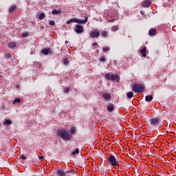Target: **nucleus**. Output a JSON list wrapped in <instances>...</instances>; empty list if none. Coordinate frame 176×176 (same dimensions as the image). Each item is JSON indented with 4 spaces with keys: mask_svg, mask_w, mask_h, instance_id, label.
Instances as JSON below:
<instances>
[{
    "mask_svg": "<svg viewBox=\"0 0 176 176\" xmlns=\"http://www.w3.org/2000/svg\"><path fill=\"white\" fill-rule=\"evenodd\" d=\"M21 159H23V160H27V157L24 156V155H21Z\"/></svg>",
    "mask_w": 176,
    "mask_h": 176,
    "instance_id": "72a5a7b5",
    "label": "nucleus"
},
{
    "mask_svg": "<svg viewBox=\"0 0 176 176\" xmlns=\"http://www.w3.org/2000/svg\"><path fill=\"white\" fill-rule=\"evenodd\" d=\"M150 122L152 126H157V124H159L160 119L159 118H153L150 120Z\"/></svg>",
    "mask_w": 176,
    "mask_h": 176,
    "instance_id": "423d86ee",
    "label": "nucleus"
},
{
    "mask_svg": "<svg viewBox=\"0 0 176 176\" xmlns=\"http://www.w3.org/2000/svg\"><path fill=\"white\" fill-rule=\"evenodd\" d=\"M91 38H98L100 36L99 32L93 31L90 33Z\"/></svg>",
    "mask_w": 176,
    "mask_h": 176,
    "instance_id": "9b49d317",
    "label": "nucleus"
},
{
    "mask_svg": "<svg viewBox=\"0 0 176 176\" xmlns=\"http://www.w3.org/2000/svg\"><path fill=\"white\" fill-rule=\"evenodd\" d=\"M102 36H104V38H107V36H108V32H105V31L102 32Z\"/></svg>",
    "mask_w": 176,
    "mask_h": 176,
    "instance_id": "cd10ccee",
    "label": "nucleus"
},
{
    "mask_svg": "<svg viewBox=\"0 0 176 176\" xmlns=\"http://www.w3.org/2000/svg\"><path fill=\"white\" fill-rule=\"evenodd\" d=\"M145 100L147 102H151L153 100V97L151 95L146 96Z\"/></svg>",
    "mask_w": 176,
    "mask_h": 176,
    "instance_id": "dca6fc26",
    "label": "nucleus"
},
{
    "mask_svg": "<svg viewBox=\"0 0 176 176\" xmlns=\"http://www.w3.org/2000/svg\"><path fill=\"white\" fill-rule=\"evenodd\" d=\"M75 32H76V34H82V32H83L82 26L80 25H77L76 26Z\"/></svg>",
    "mask_w": 176,
    "mask_h": 176,
    "instance_id": "1a4fd4ad",
    "label": "nucleus"
},
{
    "mask_svg": "<svg viewBox=\"0 0 176 176\" xmlns=\"http://www.w3.org/2000/svg\"><path fill=\"white\" fill-rule=\"evenodd\" d=\"M34 51H31L30 54H34Z\"/></svg>",
    "mask_w": 176,
    "mask_h": 176,
    "instance_id": "ea45409f",
    "label": "nucleus"
},
{
    "mask_svg": "<svg viewBox=\"0 0 176 176\" xmlns=\"http://www.w3.org/2000/svg\"><path fill=\"white\" fill-rule=\"evenodd\" d=\"M140 53L142 54V57H146V48L144 47L140 50Z\"/></svg>",
    "mask_w": 176,
    "mask_h": 176,
    "instance_id": "4468645a",
    "label": "nucleus"
},
{
    "mask_svg": "<svg viewBox=\"0 0 176 176\" xmlns=\"http://www.w3.org/2000/svg\"><path fill=\"white\" fill-rule=\"evenodd\" d=\"M113 21H115V19L109 21V23H113Z\"/></svg>",
    "mask_w": 176,
    "mask_h": 176,
    "instance_id": "58836bf2",
    "label": "nucleus"
},
{
    "mask_svg": "<svg viewBox=\"0 0 176 176\" xmlns=\"http://www.w3.org/2000/svg\"><path fill=\"white\" fill-rule=\"evenodd\" d=\"M65 43H68V41H65Z\"/></svg>",
    "mask_w": 176,
    "mask_h": 176,
    "instance_id": "79ce46f5",
    "label": "nucleus"
},
{
    "mask_svg": "<svg viewBox=\"0 0 176 176\" xmlns=\"http://www.w3.org/2000/svg\"><path fill=\"white\" fill-rule=\"evenodd\" d=\"M141 14H144V12H142V11L140 12Z\"/></svg>",
    "mask_w": 176,
    "mask_h": 176,
    "instance_id": "a19ab883",
    "label": "nucleus"
},
{
    "mask_svg": "<svg viewBox=\"0 0 176 176\" xmlns=\"http://www.w3.org/2000/svg\"><path fill=\"white\" fill-rule=\"evenodd\" d=\"M12 122L10 121V120H9V119H8V120H6L5 121H4V122H3V125L4 126H8V125H9V124H12Z\"/></svg>",
    "mask_w": 176,
    "mask_h": 176,
    "instance_id": "412c9836",
    "label": "nucleus"
},
{
    "mask_svg": "<svg viewBox=\"0 0 176 176\" xmlns=\"http://www.w3.org/2000/svg\"><path fill=\"white\" fill-rule=\"evenodd\" d=\"M16 102H21V100L20 98L14 99V100L13 101V104H15Z\"/></svg>",
    "mask_w": 176,
    "mask_h": 176,
    "instance_id": "c756f323",
    "label": "nucleus"
},
{
    "mask_svg": "<svg viewBox=\"0 0 176 176\" xmlns=\"http://www.w3.org/2000/svg\"><path fill=\"white\" fill-rule=\"evenodd\" d=\"M22 36H23V38L28 36V33H23Z\"/></svg>",
    "mask_w": 176,
    "mask_h": 176,
    "instance_id": "c9c22d12",
    "label": "nucleus"
},
{
    "mask_svg": "<svg viewBox=\"0 0 176 176\" xmlns=\"http://www.w3.org/2000/svg\"><path fill=\"white\" fill-rule=\"evenodd\" d=\"M87 16H85L84 20L78 19L76 18H72L67 22V24H71V23H78V24H86L87 23Z\"/></svg>",
    "mask_w": 176,
    "mask_h": 176,
    "instance_id": "7ed1b4c3",
    "label": "nucleus"
},
{
    "mask_svg": "<svg viewBox=\"0 0 176 176\" xmlns=\"http://www.w3.org/2000/svg\"><path fill=\"white\" fill-rule=\"evenodd\" d=\"M106 58H105V56H102L100 58V61L101 62V63H105V61H106Z\"/></svg>",
    "mask_w": 176,
    "mask_h": 176,
    "instance_id": "7c9ffc66",
    "label": "nucleus"
},
{
    "mask_svg": "<svg viewBox=\"0 0 176 176\" xmlns=\"http://www.w3.org/2000/svg\"><path fill=\"white\" fill-rule=\"evenodd\" d=\"M156 34V30L155 29H151L149 30V35H151V36H153V35H155Z\"/></svg>",
    "mask_w": 176,
    "mask_h": 176,
    "instance_id": "6ab92c4d",
    "label": "nucleus"
},
{
    "mask_svg": "<svg viewBox=\"0 0 176 176\" xmlns=\"http://www.w3.org/2000/svg\"><path fill=\"white\" fill-rule=\"evenodd\" d=\"M57 134L63 141H71L72 140V135L68 133L67 129H60L57 131Z\"/></svg>",
    "mask_w": 176,
    "mask_h": 176,
    "instance_id": "f257e3e1",
    "label": "nucleus"
},
{
    "mask_svg": "<svg viewBox=\"0 0 176 176\" xmlns=\"http://www.w3.org/2000/svg\"><path fill=\"white\" fill-rule=\"evenodd\" d=\"M111 31H113V32H116V31H118V26L114 25L111 27Z\"/></svg>",
    "mask_w": 176,
    "mask_h": 176,
    "instance_id": "bb28decb",
    "label": "nucleus"
},
{
    "mask_svg": "<svg viewBox=\"0 0 176 176\" xmlns=\"http://www.w3.org/2000/svg\"><path fill=\"white\" fill-rule=\"evenodd\" d=\"M108 162L112 167H118L119 166V163L118 162V160L113 155H110L108 159Z\"/></svg>",
    "mask_w": 176,
    "mask_h": 176,
    "instance_id": "39448f33",
    "label": "nucleus"
},
{
    "mask_svg": "<svg viewBox=\"0 0 176 176\" xmlns=\"http://www.w3.org/2000/svg\"><path fill=\"white\" fill-rule=\"evenodd\" d=\"M102 98H103L104 100H105L106 101H111V99L112 98V96H111V94H109V93H103V94H102Z\"/></svg>",
    "mask_w": 176,
    "mask_h": 176,
    "instance_id": "0eeeda50",
    "label": "nucleus"
},
{
    "mask_svg": "<svg viewBox=\"0 0 176 176\" xmlns=\"http://www.w3.org/2000/svg\"><path fill=\"white\" fill-rule=\"evenodd\" d=\"M16 9H17V7L16 6H11L9 9L10 13H13V12H14V10H16Z\"/></svg>",
    "mask_w": 176,
    "mask_h": 176,
    "instance_id": "f3484780",
    "label": "nucleus"
},
{
    "mask_svg": "<svg viewBox=\"0 0 176 176\" xmlns=\"http://www.w3.org/2000/svg\"><path fill=\"white\" fill-rule=\"evenodd\" d=\"M50 52V48H47V49H43L41 51V53L43 54H45V56H47V54H49Z\"/></svg>",
    "mask_w": 176,
    "mask_h": 176,
    "instance_id": "2eb2a0df",
    "label": "nucleus"
},
{
    "mask_svg": "<svg viewBox=\"0 0 176 176\" xmlns=\"http://www.w3.org/2000/svg\"><path fill=\"white\" fill-rule=\"evenodd\" d=\"M45 17H46V15L45 14V13L42 12L40 15H39V19L40 20H43V19H45Z\"/></svg>",
    "mask_w": 176,
    "mask_h": 176,
    "instance_id": "b1692460",
    "label": "nucleus"
},
{
    "mask_svg": "<svg viewBox=\"0 0 176 176\" xmlns=\"http://www.w3.org/2000/svg\"><path fill=\"white\" fill-rule=\"evenodd\" d=\"M107 109L109 112H113L115 109V105L112 103H110L107 106Z\"/></svg>",
    "mask_w": 176,
    "mask_h": 176,
    "instance_id": "9d476101",
    "label": "nucleus"
},
{
    "mask_svg": "<svg viewBox=\"0 0 176 176\" xmlns=\"http://www.w3.org/2000/svg\"><path fill=\"white\" fill-rule=\"evenodd\" d=\"M76 130L75 129V127L72 126L71 129H70V133L71 134H75Z\"/></svg>",
    "mask_w": 176,
    "mask_h": 176,
    "instance_id": "a878e982",
    "label": "nucleus"
},
{
    "mask_svg": "<svg viewBox=\"0 0 176 176\" xmlns=\"http://www.w3.org/2000/svg\"><path fill=\"white\" fill-rule=\"evenodd\" d=\"M38 159L40 160H43V156H38Z\"/></svg>",
    "mask_w": 176,
    "mask_h": 176,
    "instance_id": "e433bc0d",
    "label": "nucleus"
},
{
    "mask_svg": "<svg viewBox=\"0 0 176 176\" xmlns=\"http://www.w3.org/2000/svg\"><path fill=\"white\" fill-rule=\"evenodd\" d=\"M68 91H69V88L66 87L64 90V93H68Z\"/></svg>",
    "mask_w": 176,
    "mask_h": 176,
    "instance_id": "f704fd0d",
    "label": "nucleus"
},
{
    "mask_svg": "<svg viewBox=\"0 0 176 176\" xmlns=\"http://www.w3.org/2000/svg\"><path fill=\"white\" fill-rule=\"evenodd\" d=\"M8 47L10 48V49H14V47H16V43L14 42H9L8 43Z\"/></svg>",
    "mask_w": 176,
    "mask_h": 176,
    "instance_id": "ddd939ff",
    "label": "nucleus"
},
{
    "mask_svg": "<svg viewBox=\"0 0 176 176\" xmlns=\"http://www.w3.org/2000/svg\"><path fill=\"white\" fill-rule=\"evenodd\" d=\"M63 64H64L65 65H68V64H69V60H67V58H65V59L63 60Z\"/></svg>",
    "mask_w": 176,
    "mask_h": 176,
    "instance_id": "c85d7f7f",
    "label": "nucleus"
},
{
    "mask_svg": "<svg viewBox=\"0 0 176 176\" xmlns=\"http://www.w3.org/2000/svg\"><path fill=\"white\" fill-rule=\"evenodd\" d=\"M6 58H12V54H7L5 56Z\"/></svg>",
    "mask_w": 176,
    "mask_h": 176,
    "instance_id": "2f4dec72",
    "label": "nucleus"
},
{
    "mask_svg": "<svg viewBox=\"0 0 176 176\" xmlns=\"http://www.w3.org/2000/svg\"><path fill=\"white\" fill-rule=\"evenodd\" d=\"M133 96H134V94L133 93V91H129L126 94L127 98H133Z\"/></svg>",
    "mask_w": 176,
    "mask_h": 176,
    "instance_id": "aec40b11",
    "label": "nucleus"
},
{
    "mask_svg": "<svg viewBox=\"0 0 176 176\" xmlns=\"http://www.w3.org/2000/svg\"><path fill=\"white\" fill-rule=\"evenodd\" d=\"M142 6L143 8H149V6H151V1L149 0L144 1L142 3Z\"/></svg>",
    "mask_w": 176,
    "mask_h": 176,
    "instance_id": "f8f14e48",
    "label": "nucleus"
},
{
    "mask_svg": "<svg viewBox=\"0 0 176 176\" xmlns=\"http://www.w3.org/2000/svg\"><path fill=\"white\" fill-rule=\"evenodd\" d=\"M102 50H103L104 53H107V52H109V50H111V47H103Z\"/></svg>",
    "mask_w": 176,
    "mask_h": 176,
    "instance_id": "4be33fe9",
    "label": "nucleus"
},
{
    "mask_svg": "<svg viewBox=\"0 0 176 176\" xmlns=\"http://www.w3.org/2000/svg\"><path fill=\"white\" fill-rule=\"evenodd\" d=\"M61 13V10H53L52 11V14H60Z\"/></svg>",
    "mask_w": 176,
    "mask_h": 176,
    "instance_id": "a211bd4d",
    "label": "nucleus"
},
{
    "mask_svg": "<svg viewBox=\"0 0 176 176\" xmlns=\"http://www.w3.org/2000/svg\"><path fill=\"white\" fill-rule=\"evenodd\" d=\"M55 24H56V22H54V21H50V25H54Z\"/></svg>",
    "mask_w": 176,
    "mask_h": 176,
    "instance_id": "473e14b6",
    "label": "nucleus"
},
{
    "mask_svg": "<svg viewBox=\"0 0 176 176\" xmlns=\"http://www.w3.org/2000/svg\"><path fill=\"white\" fill-rule=\"evenodd\" d=\"M144 85L141 83L133 84L132 86V90L135 93H142L144 91Z\"/></svg>",
    "mask_w": 176,
    "mask_h": 176,
    "instance_id": "f03ea898",
    "label": "nucleus"
},
{
    "mask_svg": "<svg viewBox=\"0 0 176 176\" xmlns=\"http://www.w3.org/2000/svg\"><path fill=\"white\" fill-rule=\"evenodd\" d=\"M79 153V150L78 148H76L74 151L72 153V156H75V155H77Z\"/></svg>",
    "mask_w": 176,
    "mask_h": 176,
    "instance_id": "393cba45",
    "label": "nucleus"
},
{
    "mask_svg": "<svg viewBox=\"0 0 176 176\" xmlns=\"http://www.w3.org/2000/svg\"><path fill=\"white\" fill-rule=\"evenodd\" d=\"M56 173H57L58 176H65L67 174H68V173H72V170H69V171L64 172V171L58 169V170H56Z\"/></svg>",
    "mask_w": 176,
    "mask_h": 176,
    "instance_id": "6e6552de",
    "label": "nucleus"
},
{
    "mask_svg": "<svg viewBox=\"0 0 176 176\" xmlns=\"http://www.w3.org/2000/svg\"><path fill=\"white\" fill-rule=\"evenodd\" d=\"M97 43H96V42H94L93 43H92V46H97Z\"/></svg>",
    "mask_w": 176,
    "mask_h": 176,
    "instance_id": "4c0bfd02",
    "label": "nucleus"
},
{
    "mask_svg": "<svg viewBox=\"0 0 176 176\" xmlns=\"http://www.w3.org/2000/svg\"><path fill=\"white\" fill-rule=\"evenodd\" d=\"M34 65H35V67H37V68H41V67H42V65H41V63L39 62H34Z\"/></svg>",
    "mask_w": 176,
    "mask_h": 176,
    "instance_id": "5701e85b",
    "label": "nucleus"
},
{
    "mask_svg": "<svg viewBox=\"0 0 176 176\" xmlns=\"http://www.w3.org/2000/svg\"><path fill=\"white\" fill-rule=\"evenodd\" d=\"M104 78L107 79L108 80H111V82H113V80H116V82H119L120 80V78L119 77V75L116 74H111L110 75L109 73H107L104 75Z\"/></svg>",
    "mask_w": 176,
    "mask_h": 176,
    "instance_id": "20e7f679",
    "label": "nucleus"
}]
</instances>
